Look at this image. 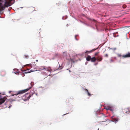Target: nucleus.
Wrapping results in <instances>:
<instances>
[{
    "label": "nucleus",
    "mask_w": 130,
    "mask_h": 130,
    "mask_svg": "<svg viewBox=\"0 0 130 130\" xmlns=\"http://www.w3.org/2000/svg\"><path fill=\"white\" fill-rule=\"evenodd\" d=\"M13 0H5V4L3 5L1 3H0V15L3 13V11L6 7H8L10 6V3Z\"/></svg>",
    "instance_id": "obj_1"
},
{
    "label": "nucleus",
    "mask_w": 130,
    "mask_h": 130,
    "mask_svg": "<svg viewBox=\"0 0 130 130\" xmlns=\"http://www.w3.org/2000/svg\"><path fill=\"white\" fill-rule=\"evenodd\" d=\"M30 97L31 95L30 94L28 93H27L22 97V99L24 101H25L28 100Z\"/></svg>",
    "instance_id": "obj_2"
},
{
    "label": "nucleus",
    "mask_w": 130,
    "mask_h": 130,
    "mask_svg": "<svg viewBox=\"0 0 130 130\" xmlns=\"http://www.w3.org/2000/svg\"><path fill=\"white\" fill-rule=\"evenodd\" d=\"M31 87L32 86L30 87L29 88H27L26 89L19 91H18L17 93L15 94V95H17L19 94H21L25 93L26 92L28 91L29 89H30Z\"/></svg>",
    "instance_id": "obj_3"
},
{
    "label": "nucleus",
    "mask_w": 130,
    "mask_h": 130,
    "mask_svg": "<svg viewBox=\"0 0 130 130\" xmlns=\"http://www.w3.org/2000/svg\"><path fill=\"white\" fill-rule=\"evenodd\" d=\"M96 58V60L98 61H100L103 59V58L102 57V56H98Z\"/></svg>",
    "instance_id": "obj_4"
},
{
    "label": "nucleus",
    "mask_w": 130,
    "mask_h": 130,
    "mask_svg": "<svg viewBox=\"0 0 130 130\" xmlns=\"http://www.w3.org/2000/svg\"><path fill=\"white\" fill-rule=\"evenodd\" d=\"M6 99V97L0 99V104H1L3 103L5 101Z\"/></svg>",
    "instance_id": "obj_5"
},
{
    "label": "nucleus",
    "mask_w": 130,
    "mask_h": 130,
    "mask_svg": "<svg viewBox=\"0 0 130 130\" xmlns=\"http://www.w3.org/2000/svg\"><path fill=\"white\" fill-rule=\"evenodd\" d=\"M122 57L124 58L130 57V52H128L125 55H123Z\"/></svg>",
    "instance_id": "obj_6"
},
{
    "label": "nucleus",
    "mask_w": 130,
    "mask_h": 130,
    "mask_svg": "<svg viewBox=\"0 0 130 130\" xmlns=\"http://www.w3.org/2000/svg\"><path fill=\"white\" fill-rule=\"evenodd\" d=\"M122 57L124 58L130 57V52H128L125 55H123Z\"/></svg>",
    "instance_id": "obj_7"
},
{
    "label": "nucleus",
    "mask_w": 130,
    "mask_h": 130,
    "mask_svg": "<svg viewBox=\"0 0 130 130\" xmlns=\"http://www.w3.org/2000/svg\"><path fill=\"white\" fill-rule=\"evenodd\" d=\"M98 48H96V49H93L90 51H86L85 52V53L86 54V53H90L92 52H93L94 51L96 50L97 49H98Z\"/></svg>",
    "instance_id": "obj_8"
},
{
    "label": "nucleus",
    "mask_w": 130,
    "mask_h": 130,
    "mask_svg": "<svg viewBox=\"0 0 130 130\" xmlns=\"http://www.w3.org/2000/svg\"><path fill=\"white\" fill-rule=\"evenodd\" d=\"M96 59V58L95 57H94L92 58H91L90 61L92 62H94L95 61Z\"/></svg>",
    "instance_id": "obj_9"
},
{
    "label": "nucleus",
    "mask_w": 130,
    "mask_h": 130,
    "mask_svg": "<svg viewBox=\"0 0 130 130\" xmlns=\"http://www.w3.org/2000/svg\"><path fill=\"white\" fill-rule=\"evenodd\" d=\"M91 57L90 56L88 55L86 57V60L88 61H90L91 60Z\"/></svg>",
    "instance_id": "obj_10"
},
{
    "label": "nucleus",
    "mask_w": 130,
    "mask_h": 130,
    "mask_svg": "<svg viewBox=\"0 0 130 130\" xmlns=\"http://www.w3.org/2000/svg\"><path fill=\"white\" fill-rule=\"evenodd\" d=\"M112 120L113 121L115 122V123H116L118 122V119L116 118H114L112 119Z\"/></svg>",
    "instance_id": "obj_11"
},
{
    "label": "nucleus",
    "mask_w": 130,
    "mask_h": 130,
    "mask_svg": "<svg viewBox=\"0 0 130 130\" xmlns=\"http://www.w3.org/2000/svg\"><path fill=\"white\" fill-rule=\"evenodd\" d=\"M106 109L107 110H110L111 111H113V109L111 107L109 106L108 107L106 108Z\"/></svg>",
    "instance_id": "obj_12"
},
{
    "label": "nucleus",
    "mask_w": 130,
    "mask_h": 130,
    "mask_svg": "<svg viewBox=\"0 0 130 130\" xmlns=\"http://www.w3.org/2000/svg\"><path fill=\"white\" fill-rule=\"evenodd\" d=\"M72 99L71 98H68L66 100V102L67 103H68L69 102H70L72 101Z\"/></svg>",
    "instance_id": "obj_13"
},
{
    "label": "nucleus",
    "mask_w": 130,
    "mask_h": 130,
    "mask_svg": "<svg viewBox=\"0 0 130 130\" xmlns=\"http://www.w3.org/2000/svg\"><path fill=\"white\" fill-rule=\"evenodd\" d=\"M127 110H128L127 109H125L123 110V112L124 113H127Z\"/></svg>",
    "instance_id": "obj_14"
},
{
    "label": "nucleus",
    "mask_w": 130,
    "mask_h": 130,
    "mask_svg": "<svg viewBox=\"0 0 130 130\" xmlns=\"http://www.w3.org/2000/svg\"><path fill=\"white\" fill-rule=\"evenodd\" d=\"M28 55H25L24 56V58L26 59H27L28 58Z\"/></svg>",
    "instance_id": "obj_15"
},
{
    "label": "nucleus",
    "mask_w": 130,
    "mask_h": 130,
    "mask_svg": "<svg viewBox=\"0 0 130 130\" xmlns=\"http://www.w3.org/2000/svg\"><path fill=\"white\" fill-rule=\"evenodd\" d=\"M121 55L120 54H118V57H122V58H124V57H122V56L123 55Z\"/></svg>",
    "instance_id": "obj_16"
},
{
    "label": "nucleus",
    "mask_w": 130,
    "mask_h": 130,
    "mask_svg": "<svg viewBox=\"0 0 130 130\" xmlns=\"http://www.w3.org/2000/svg\"><path fill=\"white\" fill-rule=\"evenodd\" d=\"M105 57H108V55L107 54H106L104 55Z\"/></svg>",
    "instance_id": "obj_17"
},
{
    "label": "nucleus",
    "mask_w": 130,
    "mask_h": 130,
    "mask_svg": "<svg viewBox=\"0 0 130 130\" xmlns=\"http://www.w3.org/2000/svg\"><path fill=\"white\" fill-rule=\"evenodd\" d=\"M99 52H97L95 53V56H96L98 55V54H99Z\"/></svg>",
    "instance_id": "obj_18"
},
{
    "label": "nucleus",
    "mask_w": 130,
    "mask_h": 130,
    "mask_svg": "<svg viewBox=\"0 0 130 130\" xmlns=\"http://www.w3.org/2000/svg\"><path fill=\"white\" fill-rule=\"evenodd\" d=\"M87 93V94H88V95L89 96H91V95L90 93L89 92H88Z\"/></svg>",
    "instance_id": "obj_19"
},
{
    "label": "nucleus",
    "mask_w": 130,
    "mask_h": 130,
    "mask_svg": "<svg viewBox=\"0 0 130 130\" xmlns=\"http://www.w3.org/2000/svg\"><path fill=\"white\" fill-rule=\"evenodd\" d=\"M126 7V6L125 5H124L123 6V7L124 8H125Z\"/></svg>",
    "instance_id": "obj_20"
},
{
    "label": "nucleus",
    "mask_w": 130,
    "mask_h": 130,
    "mask_svg": "<svg viewBox=\"0 0 130 130\" xmlns=\"http://www.w3.org/2000/svg\"><path fill=\"white\" fill-rule=\"evenodd\" d=\"M47 71H48V72H51V71H52V70H51V69H47Z\"/></svg>",
    "instance_id": "obj_21"
},
{
    "label": "nucleus",
    "mask_w": 130,
    "mask_h": 130,
    "mask_svg": "<svg viewBox=\"0 0 130 130\" xmlns=\"http://www.w3.org/2000/svg\"><path fill=\"white\" fill-rule=\"evenodd\" d=\"M85 91H86L87 93H88V92H89L88 91V90L87 89H85Z\"/></svg>",
    "instance_id": "obj_22"
},
{
    "label": "nucleus",
    "mask_w": 130,
    "mask_h": 130,
    "mask_svg": "<svg viewBox=\"0 0 130 130\" xmlns=\"http://www.w3.org/2000/svg\"><path fill=\"white\" fill-rule=\"evenodd\" d=\"M2 1H3V0H0V3H1L3 5H4V4H3V3H2Z\"/></svg>",
    "instance_id": "obj_23"
},
{
    "label": "nucleus",
    "mask_w": 130,
    "mask_h": 130,
    "mask_svg": "<svg viewBox=\"0 0 130 130\" xmlns=\"http://www.w3.org/2000/svg\"><path fill=\"white\" fill-rule=\"evenodd\" d=\"M31 72H33V71H36V70H31Z\"/></svg>",
    "instance_id": "obj_24"
},
{
    "label": "nucleus",
    "mask_w": 130,
    "mask_h": 130,
    "mask_svg": "<svg viewBox=\"0 0 130 130\" xmlns=\"http://www.w3.org/2000/svg\"><path fill=\"white\" fill-rule=\"evenodd\" d=\"M110 61L111 62H113V60L112 59H111L110 60Z\"/></svg>",
    "instance_id": "obj_25"
},
{
    "label": "nucleus",
    "mask_w": 130,
    "mask_h": 130,
    "mask_svg": "<svg viewBox=\"0 0 130 130\" xmlns=\"http://www.w3.org/2000/svg\"><path fill=\"white\" fill-rule=\"evenodd\" d=\"M66 53V52H64L63 53V55H64V54H65Z\"/></svg>",
    "instance_id": "obj_26"
},
{
    "label": "nucleus",
    "mask_w": 130,
    "mask_h": 130,
    "mask_svg": "<svg viewBox=\"0 0 130 130\" xmlns=\"http://www.w3.org/2000/svg\"><path fill=\"white\" fill-rule=\"evenodd\" d=\"M59 67L60 68L59 69H61L62 68V67H60V66H59Z\"/></svg>",
    "instance_id": "obj_27"
},
{
    "label": "nucleus",
    "mask_w": 130,
    "mask_h": 130,
    "mask_svg": "<svg viewBox=\"0 0 130 130\" xmlns=\"http://www.w3.org/2000/svg\"><path fill=\"white\" fill-rule=\"evenodd\" d=\"M75 39H76V40H77V39H76V36H75Z\"/></svg>",
    "instance_id": "obj_28"
},
{
    "label": "nucleus",
    "mask_w": 130,
    "mask_h": 130,
    "mask_svg": "<svg viewBox=\"0 0 130 130\" xmlns=\"http://www.w3.org/2000/svg\"><path fill=\"white\" fill-rule=\"evenodd\" d=\"M93 21H95V20H94L93 19Z\"/></svg>",
    "instance_id": "obj_29"
},
{
    "label": "nucleus",
    "mask_w": 130,
    "mask_h": 130,
    "mask_svg": "<svg viewBox=\"0 0 130 130\" xmlns=\"http://www.w3.org/2000/svg\"><path fill=\"white\" fill-rule=\"evenodd\" d=\"M11 91H9V93H11Z\"/></svg>",
    "instance_id": "obj_30"
},
{
    "label": "nucleus",
    "mask_w": 130,
    "mask_h": 130,
    "mask_svg": "<svg viewBox=\"0 0 130 130\" xmlns=\"http://www.w3.org/2000/svg\"><path fill=\"white\" fill-rule=\"evenodd\" d=\"M43 69H44L45 70V68H43Z\"/></svg>",
    "instance_id": "obj_31"
},
{
    "label": "nucleus",
    "mask_w": 130,
    "mask_h": 130,
    "mask_svg": "<svg viewBox=\"0 0 130 130\" xmlns=\"http://www.w3.org/2000/svg\"><path fill=\"white\" fill-rule=\"evenodd\" d=\"M36 61H38V60H36Z\"/></svg>",
    "instance_id": "obj_32"
},
{
    "label": "nucleus",
    "mask_w": 130,
    "mask_h": 130,
    "mask_svg": "<svg viewBox=\"0 0 130 130\" xmlns=\"http://www.w3.org/2000/svg\"><path fill=\"white\" fill-rule=\"evenodd\" d=\"M32 67V66H31V67Z\"/></svg>",
    "instance_id": "obj_33"
},
{
    "label": "nucleus",
    "mask_w": 130,
    "mask_h": 130,
    "mask_svg": "<svg viewBox=\"0 0 130 130\" xmlns=\"http://www.w3.org/2000/svg\"><path fill=\"white\" fill-rule=\"evenodd\" d=\"M28 73V72H25V73Z\"/></svg>",
    "instance_id": "obj_34"
}]
</instances>
